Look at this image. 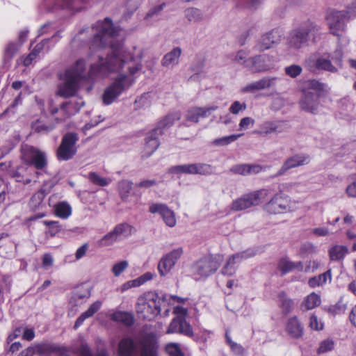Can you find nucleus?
Listing matches in <instances>:
<instances>
[{
    "label": "nucleus",
    "mask_w": 356,
    "mask_h": 356,
    "mask_svg": "<svg viewBox=\"0 0 356 356\" xmlns=\"http://www.w3.org/2000/svg\"><path fill=\"white\" fill-rule=\"evenodd\" d=\"M85 31L92 34L90 49L97 53L98 58L97 63L90 65L89 78H104L111 73H118L102 95L104 104L110 105L135 82V74L142 68L143 51L133 47L131 51H127L121 41H115L118 37L122 40L125 32L113 26L109 18L97 22L90 29L82 30L76 37Z\"/></svg>",
    "instance_id": "nucleus-1"
},
{
    "label": "nucleus",
    "mask_w": 356,
    "mask_h": 356,
    "mask_svg": "<svg viewBox=\"0 0 356 356\" xmlns=\"http://www.w3.org/2000/svg\"><path fill=\"white\" fill-rule=\"evenodd\" d=\"M159 335L154 332H142L134 338H122L118 343L119 356H158Z\"/></svg>",
    "instance_id": "nucleus-2"
},
{
    "label": "nucleus",
    "mask_w": 356,
    "mask_h": 356,
    "mask_svg": "<svg viewBox=\"0 0 356 356\" xmlns=\"http://www.w3.org/2000/svg\"><path fill=\"white\" fill-rule=\"evenodd\" d=\"M86 63L84 60H78L75 65L59 74L60 82L57 86V95L69 98L76 96L82 83L92 79L85 74Z\"/></svg>",
    "instance_id": "nucleus-3"
},
{
    "label": "nucleus",
    "mask_w": 356,
    "mask_h": 356,
    "mask_svg": "<svg viewBox=\"0 0 356 356\" xmlns=\"http://www.w3.org/2000/svg\"><path fill=\"white\" fill-rule=\"evenodd\" d=\"M324 90V85L316 79L304 81L300 86L302 96L299 101L300 108L306 112L316 114L318 112L319 102L317 94Z\"/></svg>",
    "instance_id": "nucleus-4"
},
{
    "label": "nucleus",
    "mask_w": 356,
    "mask_h": 356,
    "mask_svg": "<svg viewBox=\"0 0 356 356\" xmlns=\"http://www.w3.org/2000/svg\"><path fill=\"white\" fill-rule=\"evenodd\" d=\"M163 299L154 292H147L140 296L136 302V310L139 318L152 320L160 314Z\"/></svg>",
    "instance_id": "nucleus-5"
},
{
    "label": "nucleus",
    "mask_w": 356,
    "mask_h": 356,
    "mask_svg": "<svg viewBox=\"0 0 356 356\" xmlns=\"http://www.w3.org/2000/svg\"><path fill=\"white\" fill-rule=\"evenodd\" d=\"M180 118L181 114L179 112L170 114L159 122L158 127L154 129L147 134L143 150V157H149L157 149L159 146L158 137L162 134L161 129L171 126L175 121L179 120Z\"/></svg>",
    "instance_id": "nucleus-6"
},
{
    "label": "nucleus",
    "mask_w": 356,
    "mask_h": 356,
    "mask_svg": "<svg viewBox=\"0 0 356 356\" xmlns=\"http://www.w3.org/2000/svg\"><path fill=\"white\" fill-rule=\"evenodd\" d=\"M222 257L210 255L200 259L192 266V273L196 280L205 279L214 273L220 267Z\"/></svg>",
    "instance_id": "nucleus-7"
},
{
    "label": "nucleus",
    "mask_w": 356,
    "mask_h": 356,
    "mask_svg": "<svg viewBox=\"0 0 356 356\" xmlns=\"http://www.w3.org/2000/svg\"><path fill=\"white\" fill-rule=\"evenodd\" d=\"M318 30L317 26L313 22H305L291 32L288 38L289 47L298 50L307 46L310 35L317 32Z\"/></svg>",
    "instance_id": "nucleus-8"
},
{
    "label": "nucleus",
    "mask_w": 356,
    "mask_h": 356,
    "mask_svg": "<svg viewBox=\"0 0 356 356\" xmlns=\"http://www.w3.org/2000/svg\"><path fill=\"white\" fill-rule=\"evenodd\" d=\"M296 209V202L283 193H276L264 206L267 213L274 215L291 213Z\"/></svg>",
    "instance_id": "nucleus-9"
},
{
    "label": "nucleus",
    "mask_w": 356,
    "mask_h": 356,
    "mask_svg": "<svg viewBox=\"0 0 356 356\" xmlns=\"http://www.w3.org/2000/svg\"><path fill=\"white\" fill-rule=\"evenodd\" d=\"M174 313L179 316L172 320L166 330V334L179 333L188 337H193V328L185 319L187 309L183 307L177 306L174 308Z\"/></svg>",
    "instance_id": "nucleus-10"
},
{
    "label": "nucleus",
    "mask_w": 356,
    "mask_h": 356,
    "mask_svg": "<svg viewBox=\"0 0 356 356\" xmlns=\"http://www.w3.org/2000/svg\"><path fill=\"white\" fill-rule=\"evenodd\" d=\"M267 195L268 191L266 189H261L243 195L232 202L230 205V210L232 211H241L252 207L257 206Z\"/></svg>",
    "instance_id": "nucleus-11"
},
{
    "label": "nucleus",
    "mask_w": 356,
    "mask_h": 356,
    "mask_svg": "<svg viewBox=\"0 0 356 356\" xmlns=\"http://www.w3.org/2000/svg\"><path fill=\"white\" fill-rule=\"evenodd\" d=\"M83 105L84 102L81 98H77L74 100L65 102L61 105L59 109L56 107H52L51 102H50V113L51 115L58 113V116L56 119L60 122L74 115L80 111Z\"/></svg>",
    "instance_id": "nucleus-12"
},
{
    "label": "nucleus",
    "mask_w": 356,
    "mask_h": 356,
    "mask_svg": "<svg viewBox=\"0 0 356 356\" xmlns=\"http://www.w3.org/2000/svg\"><path fill=\"white\" fill-rule=\"evenodd\" d=\"M79 137L75 133H67L62 138L61 143L57 149V157L60 161H67L76 153V143Z\"/></svg>",
    "instance_id": "nucleus-13"
},
{
    "label": "nucleus",
    "mask_w": 356,
    "mask_h": 356,
    "mask_svg": "<svg viewBox=\"0 0 356 356\" xmlns=\"http://www.w3.org/2000/svg\"><path fill=\"white\" fill-rule=\"evenodd\" d=\"M22 158L25 163L34 165L38 170L44 169L47 164L46 153L32 146L22 148Z\"/></svg>",
    "instance_id": "nucleus-14"
},
{
    "label": "nucleus",
    "mask_w": 356,
    "mask_h": 356,
    "mask_svg": "<svg viewBox=\"0 0 356 356\" xmlns=\"http://www.w3.org/2000/svg\"><path fill=\"white\" fill-rule=\"evenodd\" d=\"M305 67L311 72L321 70L336 73L338 71L337 67L333 65L329 56L325 55H312L305 60Z\"/></svg>",
    "instance_id": "nucleus-15"
},
{
    "label": "nucleus",
    "mask_w": 356,
    "mask_h": 356,
    "mask_svg": "<svg viewBox=\"0 0 356 356\" xmlns=\"http://www.w3.org/2000/svg\"><path fill=\"white\" fill-rule=\"evenodd\" d=\"M256 254L253 250H246L230 256L221 270L223 275L232 276L235 274L236 269L243 260L252 257Z\"/></svg>",
    "instance_id": "nucleus-16"
},
{
    "label": "nucleus",
    "mask_w": 356,
    "mask_h": 356,
    "mask_svg": "<svg viewBox=\"0 0 356 356\" xmlns=\"http://www.w3.org/2000/svg\"><path fill=\"white\" fill-rule=\"evenodd\" d=\"M182 254V248H178L163 256L158 264V270L160 275L165 277L168 275Z\"/></svg>",
    "instance_id": "nucleus-17"
},
{
    "label": "nucleus",
    "mask_w": 356,
    "mask_h": 356,
    "mask_svg": "<svg viewBox=\"0 0 356 356\" xmlns=\"http://www.w3.org/2000/svg\"><path fill=\"white\" fill-rule=\"evenodd\" d=\"M149 211L151 213H159L169 227H174L177 224L175 212L165 204L152 203L149 207Z\"/></svg>",
    "instance_id": "nucleus-18"
},
{
    "label": "nucleus",
    "mask_w": 356,
    "mask_h": 356,
    "mask_svg": "<svg viewBox=\"0 0 356 356\" xmlns=\"http://www.w3.org/2000/svg\"><path fill=\"white\" fill-rule=\"evenodd\" d=\"M278 79L276 76H265L242 87L240 92L241 93H253L259 90L273 88L276 86Z\"/></svg>",
    "instance_id": "nucleus-19"
},
{
    "label": "nucleus",
    "mask_w": 356,
    "mask_h": 356,
    "mask_svg": "<svg viewBox=\"0 0 356 356\" xmlns=\"http://www.w3.org/2000/svg\"><path fill=\"white\" fill-rule=\"evenodd\" d=\"M344 13L342 11L330 10L326 17L327 25L331 33L340 37V31H343L345 28L343 18Z\"/></svg>",
    "instance_id": "nucleus-20"
},
{
    "label": "nucleus",
    "mask_w": 356,
    "mask_h": 356,
    "mask_svg": "<svg viewBox=\"0 0 356 356\" xmlns=\"http://www.w3.org/2000/svg\"><path fill=\"white\" fill-rule=\"evenodd\" d=\"M218 108L217 106L192 107L186 111L185 118L187 121L197 124L201 119L211 115V113L217 110Z\"/></svg>",
    "instance_id": "nucleus-21"
},
{
    "label": "nucleus",
    "mask_w": 356,
    "mask_h": 356,
    "mask_svg": "<svg viewBox=\"0 0 356 356\" xmlns=\"http://www.w3.org/2000/svg\"><path fill=\"white\" fill-rule=\"evenodd\" d=\"M309 157L305 154H296L288 158L277 172V175H284L287 170L309 163Z\"/></svg>",
    "instance_id": "nucleus-22"
},
{
    "label": "nucleus",
    "mask_w": 356,
    "mask_h": 356,
    "mask_svg": "<svg viewBox=\"0 0 356 356\" xmlns=\"http://www.w3.org/2000/svg\"><path fill=\"white\" fill-rule=\"evenodd\" d=\"M286 334L292 339H300L304 334V327L297 316L290 317L285 325Z\"/></svg>",
    "instance_id": "nucleus-23"
},
{
    "label": "nucleus",
    "mask_w": 356,
    "mask_h": 356,
    "mask_svg": "<svg viewBox=\"0 0 356 356\" xmlns=\"http://www.w3.org/2000/svg\"><path fill=\"white\" fill-rule=\"evenodd\" d=\"M282 37V33L277 29L272 30L261 36L258 42V49L264 51L271 48L275 44L278 43Z\"/></svg>",
    "instance_id": "nucleus-24"
},
{
    "label": "nucleus",
    "mask_w": 356,
    "mask_h": 356,
    "mask_svg": "<svg viewBox=\"0 0 356 356\" xmlns=\"http://www.w3.org/2000/svg\"><path fill=\"white\" fill-rule=\"evenodd\" d=\"M268 57L266 55H260L249 58L248 68L253 72H265L270 69V65L267 63Z\"/></svg>",
    "instance_id": "nucleus-25"
},
{
    "label": "nucleus",
    "mask_w": 356,
    "mask_h": 356,
    "mask_svg": "<svg viewBox=\"0 0 356 356\" xmlns=\"http://www.w3.org/2000/svg\"><path fill=\"white\" fill-rule=\"evenodd\" d=\"M262 170L259 165L238 164L231 168L230 171L234 174L241 175H249L258 174Z\"/></svg>",
    "instance_id": "nucleus-26"
},
{
    "label": "nucleus",
    "mask_w": 356,
    "mask_h": 356,
    "mask_svg": "<svg viewBox=\"0 0 356 356\" xmlns=\"http://www.w3.org/2000/svg\"><path fill=\"white\" fill-rule=\"evenodd\" d=\"M278 268L283 274H286L293 270L303 271L304 265L301 261L294 262L288 258H282L279 261Z\"/></svg>",
    "instance_id": "nucleus-27"
},
{
    "label": "nucleus",
    "mask_w": 356,
    "mask_h": 356,
    "mask_svg": "<svg viewBox=\"0 0 356 356\" xmlns=\"http://www.w3.org/2000/svg\"><path fill=\"white\" fill-rule=\"evenodd\" d=\"M181 54L180 47H175L170 52L167 53L161 60V64L165 67H173L179 63V60Z\"/></svg>",
    "instance_id": "nucleus-28"
},
{
    "label": "nucleus",
    "mask_w": 356,
    "mask_h": 356,
    "mask_svg": "<svg viewBox=\"0 0 356 356\" xmlns=\"http://www.w3.org/2000/svg\"><path fill=\"white\" fill-rule=\"evenodd\" d=\"M49 191H47L44 188H42L36 193H35L29 200V208L33 211L42 208L44 205L43 202L44 199L49 193Z\"/></svg>",
    "instance_id": "nucleus-29"
},
{
    "label": "nucleus",
    "mask_w": 356,
    "mask_h": 356,
    "mask_svg": "<svg viewBox=\"0 0 356 356\" xmlns=\"http://www.w3.org/2000/svg\"><path fill=\"white\" fill-rule=\"evenodd\" d=\"M102 305V302L99 300H97L93 302L89 308L82 313L81 316L76 320L74 323V329L79 327L84 322V321L88 318L92 317L97 311L99 310Z\"/></svg>",
    "instance_id": "nucleus-30"
},
{
    "label": "nucleus",
    "mask_w": 356,
    "mask_h": 356,
    "mask_svg": "<svg viewBox=\"0 0 356 356\" xmlns=\"http://www.w3.org/2000/svg\"><path fill=\"white\" fill-rule=\"evenodd\" d=\"M321 303V299L320 296L312 292L305 298L300 305V309L302 311L311 310L319 306Z\"/></svg>",
    "instance_id": "nucleus-31"
},
{
    "label": "nucleus",
    "mask_w": 356,
    "mask_h": 356,
    "mask_svg": "<svg viewBox=\"0 0 356 356\" xmlns=\"http://www.w3.org/2000/svg\"><path fill=\"white\" fill-rule=\"evenodd\" d=\"M74 0H44V6L49 10H56L57 8L74 10Z\"/></svg>",
    "instance_id": "nucleus-32"
},
{
    "label": "nucleus",
    "mask_w": 356,
    "mask_h": 356,
    "mask_svg": "<svg viewBox=\"0 0 356 356\" xmlns=\"http://www.w3.org/2000/svg\"><path fill=\"white\" fill-rule=\"evenodd\" d=\"M53 207L54 214L61 219H67L72 215V207L65 201L60 202L54 205Z\"/></svg>",
    "instance_id": "nucleus-33"
},
{
    "label": "nucleus",
    "mask_w": 356,
    "mask_h": 356,
    "mask_svg": "<svg viewBox=\"0 0 356 356\" xmlns=\"http://www.w3.org/2000/svg\"><path fill=\"white\" fill-rule=\"evenodd\" d=\"M348 252V249L347 246L343 245H334L328 250L329 257L331 261H341Z\"/></svg>",
    "instance_id": "nucleus-34"
},
{
    "label": "nucleus",
    "mask_w": 356,
    "mask_h": 356,
    "mask_svg": "<svg viewBox=\"0 0 356 356\" xmlns=\"http://www.w3.org/2000/svg\"><path fill=\"white\" fill-rule=\"evenodd\" d=\"M284 130L282 122H266L261 125V132L265 135L281 133Z\"/></svg>",
    "instance_id": "nucleus-35"
},
{
    "label": "nucleus",
    "mask_w": 356,
    "mask_h": 356,
    "mask_svg": "<svg viewBox=\"0 0 356 356\" xmlns=\"http://www.w3.org/2000/svg\"><path fill=\"white\" fill-rule=\"evenodd\" d=\"M332 279L331 270H328L325 273L310 278L308 281V284L310 287L316 288L318 286H323L327 280L330 282Z\"/></svg>",
    "instance_id": "nucleus-36"
},
{
    "label": "nucleus",
    "mask_w": 356,
    "mask_h": 356,
    "mask_svg": "<svg viewBox=\"0 0 356 356\" xmlns=\"http://www.w3.org/2000/svg\"><path fill=\"white\" fill-rule=\"evenodd\" d=\"M111 319L116 322H121L128 326L131 325L134 321L131 314L121 311H117L111 314Z\"/></svg>",
    "instance_id": "nucleus-37"
},
{
    "label": "nucleus",
    "mask_w": 356,
    "mask_h": 356,
    "mask_svg": "<svg viewBox=\"0 0 356 356\" xmlns=\"http://www.w3.org/2000/svg\"><path fill=\"white\" fill-rule=\"evenodd\" d=\"M60 38V34L58 32H57L53 35L51 38L44 39L40 43L35 45L32 51L35 52L37 56H38L40 53L47 52L50 49L49 46H47V44L50 41H54L55 43Z\"/></svg>",
    "instance_id": "nucleus-38"
},
{
    "label": "nucleus",
    "mask_w": 356,
    "mask_h": 356,
    "mask_svg": "<svg viewBox=\"0 0 356 356\" xmlns=\"http://www.w3.org/2000/svg\"><path fill=\"white\" fill-rule=\"evenodd\" d=\"M119 241L122 240L131 234V227L127 223H121L118 225L113 229Z\"/></svg>",
    "instance_id": "nucleus-39"
},
{
    "label": "nucleus",
    "mask_w": 356,
    "mask_h": 356,
    "mask_svg": "<svg viewBox=\"0 0 356 356\" xmlns=\"http://www.w3.org/2000/svg\"><path fill=\"white\" fill-rule=\"evenodd\" d=\"M170 172L178 175L181 174L194 175L193 163L172 166L170 168Z\"/></svg>",
    "instance_id": "nucleus-40"
},
{
    "label": "nucleus",
    "mask_w": 356,
    "mask_h": 356,
    "mask_svg": "<svg viewBox=\"0 0 356 356\" xmlns=\"http://www.w3.org/2000/svg\"><path fill=\"white\" fill-rule=\"evenodd\" d=\"M194 175H209L213 173L214 168L212 165L207 163H193Z\"/></svg>",
    "instance_id": "nucleus-41"
},
{
    "label": "nucleus",
    "mask_w": 356,
    "mask_h": 356,
    "mask_svg": "<svg viewBox=\"0 0 356 356\" xmlns=\"http://www.w3.org/2000/svg\"><path fill=\"white\" fill-rule=\"evenodd\" d=\"M36 354L40 356H44L57 351L58 348L50 343H39L34 345Z\"/></svg>",
    "instance_id": "nucleus-42"
},
{
    "label": "nucleus",
    "mask_w": 356,
    "mask_h": 356,
    "mask_svg": "<svg viewBox=\"0 0 356 356\" xmlns=\"http://www.w3.org/2000/svg\"><path fill=\"white\" fill-rule=\"evenodd\" d=\"M88 179L92 184L100 186H107L111 182V179L101 177L96 172L89 173Z\"/></svg>",
    "instance_id": "nucleus-43"
},
{
    "label": "nucleus",
    "mask_w": 356,
    "mask_h": 356,
    "mask_svg": "<svg viewBox=\"0 0 356 356\" xmlns=\"http://www.w3.org/2000/svg\"><path fill=\"white\" fill-rule=\"evenodd\" d=\"M243 136V134H232L227 136H224L222 138H216L213 140V143L217 146H225L227 145L235 140H236L238 138Z\"/></svg>",
    "instance_id": "nucleus-44"
},
{
    "label": "nucleus",
    "mask_w": 356,
    "mask_h": 356,
    "mask_svg": "<svg viewBox=\"0 0 356 356\" xmlns=\"http://www.w3.org/2000/svg\"><path fill=\"white\" fill-rule=\"evenodd\" d=\"M43 224L48 227V231L47 235L51 237L55 236L61 229L60 225L58 221H43Z\"/></svg>",
    "instance_id": "nucleus-45"
},
{
    "label": "nucleus",
    "mask_w": 356,
    "mask_h": 356,
    "mask_svg": "<svg viewBox=\"0 0 356 356\" xmlns=\"http://www.w3.org/2000/svg\"><path fill=\"white\" fill-rule=\"evenodd\" d=\"M132 189V182L128 180H122L118 184V190L121 197L124 199L129 196Z\"/></svg>",
    "instance_id": "nucleus-46"
},
{
    "label": "nucleus",
    "mask_w": 356,
    "mask_h": 356,
    "mask_svg": "<svg viewBox=\"0 0 356 356\" xmlns=\"http://www.w3.org/2000/svg\"><path fill=\"white\" fill-rule=\"evenodd\" d=\"M119 241L115 232L113 230L104 236L99 241L102 246H108L113 245L115 242Z\"/></svg>",
    "instance_id": "nucleus-47"
},
{
    "label": "nucleus",
    "mask_w": 356,
    "mask_h": 356,
    "mask_svg": "<svg viewBox=\"0 0 356 356\" xmlns=\"http://www.w3.org/2000/svg\"><path fill=\"white\" fill-rule=\"evenodd\" d=\"M334 341L331 339H326L320 343L319 347L317 349V353L323 354L328 351H331L332 350L334 349Z\"/></svg>",
    "instance_id": "nucleus-48"
},
{
    "label": "nucleus",
    "mask_w": 356,
    "mask_h": 356,
    "mask_svg": "<svg viewBox=\"0 0 356 356\" xmlns=\"http://www.w3.org/2000/svg\"><path fill=\"white\" fill-rule=\"evenodd\" d=\"M165 350L169 356H184V353L181 351L178 343H170L166 345Z\"/></svg>",
    "instance_id": "nucleus-49"
},
{
    "label": "nucleus",
    "mask_w": 356,
    "mask_h": 356,
    "mask_svg": "<svg viewBox=\"0 0 356 356\" xmlns=\"http://www.w3.org/2000/svg\"><path fill=\"white\" fill-rule=\"evenodd\" d=\"M128 266L127 261H120L113 266L111 271L115 277H118L127 268Z\"/></svg>",
    "instance_id": "nucleus-50"
},
{
    "label": "nucleus",
    "mask_w": 356,
    "mask_h": 356,
    "mask_svg": "<svg viewBox=\"0 0 356 356\" xmlns=\"http://www.w3.org/2000/svg\"><path fill=\"white\" fill-rule=\"evenodd\" d=\"M346 304L343 303L342 301H339L337 303L328 308V312L332 315L343 314L346 310Z\"/></svg>",
    "instance_id": "nucleus-51"
},
{
    "label": "nucleus",
    "mask_w": 356,
    "mask_h": 356,
    "mask_svg": "<svg viewBox=\"0 0 356 356\" xmlns=\"http://www.w3.org/2000/svg\"><path fill=\"white\" fill-rule=\"evenodd\" d=\"M302 71V67L298 65H291L284 68L285 74L291 78L297 77L301 74Z\"/></svg>",
    "instance_id": "nucleus-52"
},
{
    "label": "nucleus",
    "mask_w": 356,
    "mask_h": 356,
    "mask_svg": "<svg viewBox=\"0 0 356 356\" xmlns=\"http://www.w3.org/2000/svg\"><path fill=\"white\" fill-rule=\"evenodd\" d=\"M280 301L281 302L282 307L286 312H289L292 309L293 302L291 299L289 298L284 293L282 292L279 294Z\"/></svg>",
    "instance_id": "nucleus-53"
},
{
    "label": "nucleus",
    "mask_w": 356,
    "mask_h": 356,
    "mask_svg": "<svg viewBox=\"0 0 356 356\" xmlns=\"http://www.w3.org/2000/svg\"><path fill=\"white\" fill-rule=\"evenodd\" d=\"M246 108H247V106L245 102L235 101L231 104L229 110L231 113H232L234 115H237L240 112L245 111L246 109Z\"/></svg>",
    "instance_id": "nucleus-54"
},
{
    "label": "nucleus",
    "mask_w": 356,
    "mask_h": 356,
    "mask_svg": "<svg viewBox=\"0 0 356 356\" xmlns=\"http://www.w3.org/2000/svg\"><path fill=\"white\" fill-rule=\"evenodd\" d=\"M331 59L334 65L338 67H342L343 51L341 48L337 49L331 56Z\"/></svg>",
    "instance_id": "nucleus-55"
},
{
    "label": "nucleus",
    "mask_w": 356,
    "mask_h": 356,
    "mask_svg": "<svg viewBox=\"0 0 356 356\" xmlns=\"http://www.w3.org/2000/svg\"><path fill=\"white\" fill-rule=\"evenodd\" d=\"M186 17L189 21L195 22L200 19L201 13L196 8H188L186 10Z\"/></svg>",
    "instance_id": "nucleus-56"
},
{
    "label": "nucleus",
    "mask_w": 356,
    "mask_h": 356,
    "mask_svg": "<svg viewBox=\"0 0 356 356\" xmlns=\"http://www.w3.org/2000/svg\"><path fill=\"white\" fill-rule=\"evenodd\" d=\"M249 58L248 54L244 51H239L235 56V61L238 64L244 65L248 67V63H249Z\"/></svg>",
    "instance_id": "nucleus-57"
},
{
    "label": "nucleus",
    "mask_w": 356,
    "mask_h": 356,
    "mask_svg": "<svg viewBox=\"0 0 356 356\" xmlns=\"http://www.w3.org/2000/svg\"><path fill=\"white\" fill-rule=\"evenodd\" d=\"M19 45L16 43H9L6 49L5 57L10 60L18 51Z\"/></svg>",
    "instance_id": "nucleus-58"
},
{
    "label": "nucleus",
    "mask_w": 356,
    "mask_h": 356,
    "mask_svg": "<svg viewBox=\"0 0 356 356\" xmlns=\"http://www.w3.org/2000/svg\"><path fill=\"white\" fill-rule=\"evenodd\" d=\"M254 120L250 117L243 118L239 122V129L246 130L250 127H252L254 124Z\"/></svg>",
    "instance_id": "nucleus-59"
},
{
    "label": "nucleus",
    "mask_w": 356,
    "mask_h": 356,
    "mask_svg": "<svg viewBox=\"0 0 356 356\" xmlns=\"http://www.w3.org/2000/svg\"><path fill=\"white\" fill-rule=\"evenodd\" d=\"M309 327L314 330H321L323 328V323L318 320L316 316L312 315L309 319Z\"/></svg>",
    "instance_id": "nucleus-60"
},
{
    "label": "nucleus",
    "mask_w": 356,
    "mask_h": 356,
    "mask_svg": "<svg viewBox=\"0 0 356 356\" xmlns=\"http://www.w3.org/2000/svg\"><path fill=\"white\" fill-rule=\"evenodd\" d=\"M134 287H138L136 279L127 281L125 283L122 284L120 286H119L117 289V291L120 293H124L126 291Z\"/></svg>",
    "instance_id": "nucleus-61"
},
{
    "label": "nucleus",
    "mask_w": 356,
    "mask_h": 356,
    "mask_svg": "<svg viewBox=\"0 0 356 356\" xmlns=\"http://www.w3.org/2000/svg\"><path fill=\"white\" fill-rule=\"evenodd\" d=\"M321 266V263L318 260H310L308 261L306 264L305 267H304L303 271L305 272H314L317 270Z\"/></svg>",
    "instance_id": "nucleus-62"
},
{
    "label": "nucleus",
    "mask_w": 356,
    "mask_h": 356,
    "mask_svg": "<svg viewBox=\"0 0 356 356\" xmlns=\"http://www.w3.org/2000/svg\"><path fill=\"white\" fill-rule=\"evenodd\" d=\"M149 97V94H143L136 100L135 103L138 106L148 107L150 104Z\"/></svg>",
    "instance_id": "nucleus-63"
},
{
    "label": "nucleus",
    "mask_w": 356,
    "mask_h": 356,
    "mask_svg": "<svg viewBox=\"0 0 356 356\" xmlns=\"http://www.w3.org/2000/svg\"><path fill=\"white\" fill-rule=\"evenodd\" d=\"M316 252V248L312 243H305L303 244L300 250V252L302 254H312Z\"/></svg>",
    "instance_id": "nucleus-64"
}]
</instances>
